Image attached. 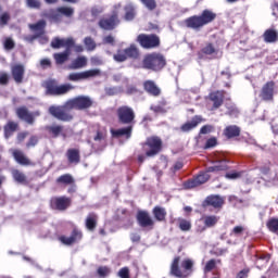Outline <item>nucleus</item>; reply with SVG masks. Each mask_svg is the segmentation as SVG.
<instances>
[{
    "instance_id": "nucleus-60",
    "label": "nucleus",
    "mask_w": 278,
    "mask_h": 278,
    "mask_svg": "<svg viewBox=\"0 0 278 278\" xmlns=\"http://www.w3.org/2000/svg\"><path fill=\"white\" fill-rule=\"evenodd\" d=\"M212 131H214V126L207 124L201 127L200 129V135H207V134H212Z\"/></svg>"
},
{
    "instance_id": "nucleus-57",
    "label": "nucleus",
    "mask_w": 278,
    "mask_h": 278,
    "mask_svg": "<svg viewBox=\"0 0 278 278\" xmlns=\"http://www.w3.org/2000/svg\"><path fill=\"white\" fill-rule=\"evenodd\" d=\"M117 277L131 278L130 273H129V267H122L117 273Z\"/></svg>"
},
{
    "instance_id": "nucleus-23",
    "label": "nucleus",
    "mask_w": 278,
    "mask_h": 278,
    "mask_svg": "<svg viewBox=\"0 0 278 278\" xmlns=\"http://www.w3.org/2000/svg\"><path fill=\"white\" fill-rule=\"evenodd\" d=\"M143 90L151 97H160L162 94V89L157 87L154 80H144L143 81Z\"/></svg>"
},
{
    "instance_id": "nucleus-13",
    "label": "nucleus",
    "mask_w": 278,
    "mask_h": 278,
    "mask_svg": "<svg viewBox=\"0 0 278 278\" xmlns=\"http://www.w3.org/2000/svg\"><path fill=\"white\" fill-rule=\"evenodd\" d=\"M73 204V200L66 195L54 197L50 200V207L58 212H66Z\"/></svg>"
},
{
    "instance_id": "nucleus-43",
    "label": "nucleus",
    "mask_w": 278,
    "mask_h": 278,
    "mask_svg": "<svg viewBox=\"0 0 278 278\" xmlns=\"http://www.w3.org/2000/svg\"><path fill=\"white\" fill-rule=\"evenodd\" d=\"M178 227L180 231H190L192 229V222L185 218H178Z\"/></svg>"
},
{
    "instance_id": "nucleus-9",
    "label": "nucleus",
    "mask_w": 278,
    "mask_h": 278,
    "mask_svg": "<svg viewBox=\"0 0 278 278\" xmlns=\"http://www.w3.org/2000/svg\"><path fill=\"white\" fill-rule=\"evenodd\" d=\"M162 138L157 136H152L147 138L146 142L142 143V149L146 153V157H155L162 152Z\"/></svg>"
},
{
    "instance_id": "nucleus-38",
    "label": "nucleus",
    "mask_w": 278,
    "mask_h": 278,
    "mask_svg": "<svg viewBox=\"0 0 278 278\" xmlns=\"http://www.w3.org/2000/svg\"><path fill=\"white\" fill-rule=\"evenodd\" d=\"M68 58H71V52H68V50L53 54L55 64H64V62H68Z\"/></svg>"
},
{
    "instance_id": "nucleus-1",
    "label": "nucleus",
    "mask_w": 278,
    "mask_h": 278,
    "mask_svg": "<svg viewBox=\"0 0 278 278\" xmlns=\"http://www.w3.org/2000/svg\"><path fill=\"white\" fill-rule=\"evenodd\" d=\"M92 99L88 96H78L70 99L64 105H51L48 109V113L56 121L61 123H71L75 116L71 113V110H90L92 108Z\"/></svg>"
},
{
    "instance_id": "nucleus-25",
    "label": "nucleus",
    "mask_w": 278,
    "mask_h": 278,
    "mask_svg": "<svg viewBox=\"0 0 278 278\" xmlns=\"http://www.w3.org/2000/svg\"><path fill=\"white\" fill-rule=\"evenodd\" d=\"M46 131H48L49 136L52 138H66V132L64 131V126L62 125H51L46 127Z\"/></svg>"
},
{
    "instance_id": "nucleus-61",
    "label": "nucleus",
    "mask_w": 278,
    "mask_h": 278,
    "mask_svg": "<svg viewBox=\"0 0 278 278\" xmlns=\"http://www.w3.org/2000/svg\"><path fill=\"white\" fill-rule=\"evenodd\" d=\"M14 47H16V45L14 43V40H12V38H7L4 41V49L7 51H12Z\"/></svg>"
},
{
    "instance_id": "nucleus-53",
    "label": "nucleus",
    "mask_w": 278,
    "mask_h": 278,
    "mask_svg": "<svg viewBox=\"0 0 278 278\" xmlns=\"http://www.w3.org/2000/svg\"><path fill=\"white\" fill-rule=\"evenodd\" d=\"M63 47H65V51L71 54V49L75 47V40L73 38L63 39Z\"/></svg>"
},
{
    "instance_id": "nucleus-64",
    "label": "nucleus",
    "mask_w": 278,
    "mask_h": 278,
    "mask_svg": "<svg viewBox=\"0 0 278 278\" xmlns=\"http://www.w3.org/2000/svg\"><path fill=\"white\" fill-rule=\"evenodd\" d=\"M102 42L103 45H111L112 47H114V42H115L114 36L112 35L105 36Z\"/></svg>"
},
{
    "instance_id": "nucleus-44",
    "label": "nucleus",
    "mask_w": 278,
    "mask_h": 278,
    "mask_svg": "<svg viewBox=\"0 0 278 278\" xmlns=\"http://www.w3.org/2000/svg\"><path fill=\"white\" fill-rule=\"evenodd\" d=\"M108 138V129L98 128L96 136L93 137L94 142H103Z\"/></svg>"
},
{
    "instance_id": "nucleus-33",
    "label": "nucleus",
    "mask_w": 278,
    "mask_h": 278,
    "mask_svg": "<svg viewBox=\"0 0 278 278\" xmlns=\"http://www.w3.org/2000/svg\"><path fill=\"white\" fill-rule=\"evenodd\" d=\"M124 20L127 22L134 21L136 18V7L134 3H128L124 7Z\"/></svg>"
},
{
    "instance_id": "nucleus-63",
    "label": "nucleus",
    "mask_w": 278,
    "mask_h": 278,
    "mask_svg": "<svg viewBox=\"0 0 278 278\" xmlns=\"http://www.w3.org/2000/svg\"><path fill=\"white\" fill-rule=\"evenodd\" d=\"M10 81V76H8L7 73L0 74V85L1 86H8V83Z\"/></svg>"
},
{
    "instance_id": "nucleus-34",
    "label": "nucleus",
    "mask_w": 278,
    "mask_h": 278,
    "mask_svg": "<svg viewBox=\"0 0 278 278\" xmlns=\"http://www.w3.org/2000/svg\"><path fill=\"white\" fill-rule=\"evenodd\" d=\"M33 31H36L35 38H40L45 34V28L47 27V22L40 20L36 24L29 26Z\"/></svg>"
},
{
    "instance_id": "nucleus-35",
    "label": "nucleus",
    "mask_w": 278,
    "mask_h": 278,
    "mask_svg": "<svg viewBox=\"0 0 278 278\" xmlns=\"http://www.w3.org/2000/svg\"><path fill=\"white\" fill-rule=\"evenodd\" d=\"M230 236H235V238H242V236H249V230L242 225L235 226L230 231Z\"/></svg>"
},
{
    "instance_id": "nucleus-21",
    "label": "nucleus",
    "mask_w": 278,
    "mask_h": 278,
    "mask_svg": "<svg viewBox=\"0 0 278 278\" xmlns=\"http://www.w3.org/2000/svg\"><path fill=\"white\" fill-rule=\"evenodd\" d=\"M131 134H134V125H127L126 127L119 129H111V135L113 138H126L129 140L131 138Z\"/></svg>"
},
{
    "instance_id": "nucleus-46",
    "label": "nucleus",
    "mask_w": 278,
    "mask_h": 278,
    "mask_svg": "<svg viewBox=\"0 0 278 278\" xmlns=\"http://www.w3.org/2000/svg\"><path fill=\"white\" fill-rule=\"evenodd\" d=\"M90 77H101V70H88L83 72V79H90Z\"/></svg>"
},
{
    "instance_id": "nucleus-41",
    "label": "nucleus",
    "mask_w": 278,
    "mask_h": 278,
    "mask_svg": "<svg viewBox=\"0 0 278 278\" xmlns=\"http://www.w3.org/2000/svg\"><path fill=\"white\" fill-rule=\"evenodd\" d=\"M12 177L17 184H26L27 182V176L18 169L12 170Z\"/></svg>"
},
{
    "instance_id": "nucleus-5",
    "label": "nucleus",
    "mask_w": 278,
    "mask_h": 278,
    "mask_svg": "<svg viewBox=\"0 0 278 278\" xmlns=\"http://www.w3.org/2000/svg\"><path fill=\"white\" fill-rule=\"evenodd\" d=\"M164 66H166V58H164L162 53L157 52L146 54L141 62V68H144L146 71H153L154 73L162 71Z\"/></svg>"
},
{
    "instance_id": "nucleus-19",
    "label": "nucleus",
    "mask_w": 278,
    "mask_h": 278,
    "mask_svg": "<svg viewBox=\"0 0 278 278\" xmlns=\"http://www.w3.org/2000/svg\"><path fill=\"white\" fill-rule=\"evenodd\" d=\"M210 101L213 102L212 110H218L225 103V90L213 91L208 94Z\"/></svg>"
},
{
    "instance_id": "nucleus-26",
    "label": "nucleus",
    "mask_w": 278,
    "mask_h": 278,
    "mask_svg": "<svg viewBox=\"0 0 278 278\" xmlns=\"http://www.w3.org/2000/svg\"><path fill=\"white\" fill-rule=\"evenodd\" d=\"M99 225V215L97 213H89L85 219V227L88 231H94Z\"/></svg>"
},
{
    "instance_id": "nucleus-59",
    "label": "nucleus",
    "mask_w": 278,
    "mask_h": 278,
    "mask_svg": "<svg viewBox=\"0 0 278 278\" xmlns=\"http://www.w3.org/2000/svg\"><path fill=\"white\" fill-rule=\"evenodd\" d=\"M225 177L226 179H240V177H242V173L232 170L226 173Z\"/></svg>"
},
{
    "instance_id": "nucleus-47",
    "label": "nucleus",
    "mask_w": 278,
    "mask_h": 278,
    "mask_svg": "<svg viewBox=\"0 0 278 278\" xmlns=\"http://www.w3.org/2000/svg\"><path fill=\"white\" fill-rule=\"evenodd\" d=\"M88 64V61L86 60L85 56H78L75 61L72 63V68L77 70V68H84Z\"/></svg>"
},
{
    "instance_id": "nucleus-56",
    "label": "nucleus",
    "mask_w": 278,
    "mask_h": 278,
    "mask_svg": "<svg viewBox=\"0 0 278 278\" xmlns=\"http://www.w3.org/2000/svg\"><path fill=\"white\" fill-rule=\"evenodd\" d=\"M51 47H52V49H62V47H64V39H60V38L55 37L51 41Z\"/></svg>"
},
{
    "instance_id": "nucleus-52",
    "label": "nucleus",
    "mask_w": 278,
    "mask_h": 278,
    "mask_svg": "<svg viewBox=\"0 0 278 278\" xmlns=\"http://www.w3.org/2000/svg\"><path fill=\"white\" fill-rule=\"evenodd\" d=\"M26 5L31 10H40L42 2L40 0H26Z\"/></svg>"
},
{
    "instance_id": "nucleus-37",
    "label": "nucleus",
    "mask_w": 278,
    "mask_h": 278,
    "mask_svg": "<svg viewBox=\"0 0 278 278\" xmlns=\"http://www.w3.org/2000/svg\"><path fill=\"white\" fill-rule=\"evenodd\" d=\"M167 102L165 100H162L159 102L157 105H151L150 110L151 112H154V114H166L168 110L166 109Z\"/></svg>"
},
{
    "instance_id": "nucleus-14",
    "label": "nucleus",
    "mask_w": 278,
    "mask_h": 278,
    "mask_svg": "<svg viewBox=\"0 0 278 278\" xmlns=\"http://www.w3.org/2000/svg\"><path fill=\"white\" fill-rule=\"evenodd\" d=\"M16 116L20 121H24L27 125L36 123V116H40V111L29 112L27 106H20L16 109Z\"/></svg>"
},
{
    "instance_id": "nucleus-17",
    "label": "nucleus",
    "mask_w": 278,
    "mask_h": 278,
    "mask_svg": "<svg viewBox=\"0 0 278 278\" xmlns=\"http://www.w3.org/2000/svg\"><path fill=\"white\" fill-rule=\"evenodd\" d=\"M260 99H262V101H275V80H269L263 85Z\"/></svg>"
},
{
    "instance_id": "nucleus-27",
    "label": "nucleus",
    "mask_w": 278,
    "mask_h": 278,
    "mask_svg": "<svg viewBox=\"0 0 278 278\" xmlns=\"http://www.w3.org/2000/svg\"><path fill=\"white\" fill-rule=\"evenodd\" d=\"M218 53V50H216V47L212 42H207L199 52L198 58L199 60H203L205 55H216Z\"/></svg>"
},
{
    "instance_id": "nucleus-16",
    "label": "nucleus",
    "mask_w": 278,
    "mask_h": 278,
    "mask_svg": "<svg viewBox=\"0 0 278 278\" xmlns=\"http://www.w3.org/2000/svg\"><path fill=\"white\" fill-rule=\"evenodd\" d=\"M81 238H84V233L81 232V230L74 228L70 237L62 235L58 238V240L59 242H62L65 247H72V244H75V242H79Z\"/></svg>"
},
{
    "instance_id": "nucleus-40",
    "label": "nucleus",
    "mask_w": 278,
    "mask_h": 278,
    "mask_svg": "<svg viewBox=\"0 0 278 278\" xmlns=\"http://www.w3.org/2000/svg\"><path fill=\"white\" fill-rule=\"evenodd\" d=\"M266 227L268 231L271 233H277L278 235V218L277 217H271L267 220Z\"/></svg>"
},
{
    "instance_id": "nucleus-3",
    "label": "nucleus",
    "mask_w": 278,
    "mask_h": 278,
    "mask_svg": "<svg viewBox=\"0 0 278 278\" xmlns=\"http://www.w3.org/2000/svg\"><path fill=\"white\" fill-rule=\"evenodd\" d=\"M216 21V13L212 10L205 9L200 15H193L185 20V25L188 29H193L194 31H201L205 25L214 23Z\"/></svg>"
},
{
    "instance_id": "nucleus-48",
    "label": "nucleus",
    "mask_w": 278,
    "mask_h": 278,
    "mask_svg": "<svg viewBox=\"0 0 278 278\" xmlns=\"http://www.w3.org/2000/svg\"><path fill=\"white\" fill-rule=\"evenodd\" d=\"M226 114L227 116H233L235 118H238V115L240 114V110H238L237 105H228L226 106Z\"/></svg>"
},
{
    "instance_id": "nucleus-45",
    "label": "nucleus",
    "mask_w": 278,
    "mask_h": 278,
    "mask_svg": "<svg viewBox=\"0 0 278 278\" xmlns=\"http://www.w3.org/2000/svg\"><path fill=\"white\" fill-rule=\"evenodd\" d=\"M220 260H210L208 262H206L203 270H204V274L207 275V273H212V270H214V268H216V264H220Z\"/></svg>"
},
{
    "instance_id": "nucleus-2",
    "label": "nucleus",
    "mask_w": 278,
    "mask_h": 278,
    "mask_svg": "<svg viewBox=\"0 0 278 278\" xmlns=\"http://www.w3.org/2000/svg\"><path fill=\"white\" fill-rule=\"evenodd\" d=\"M223 170H229V165L227 161H216L213 166H208L206 172L200 173L198 176L193 177L184 182V188L186 190H192L193 188H199V186H203V184H207L210 181V174L207 173H222Z\"/></svg>"
},
{
    "instance_id": "nucleus-12",
    "label": "nucleus",
    "mask_w": 278,
    "mask_h": 278,
    "mask_svg": "<svg viewBox=\"0 0 278 278\" xmlns=\"http://www.w3.org/2000/svg\"><path fill=\"white\" fill-rule=\"evenodd\" d=\"M224 205H225V197L220 194H210L202 202V207L204 208L213 207V210H217V211L223 210Z\"/></svg>"
},
{
    "instance_id": "nucleus-4",
    "label": "nucleus",
    "mask_w": 278,
    "mask_h": 278,
    "mask_svg": "<svg viewBox=\"0 0 278 278\" xmlns=\"http://www.w3.org/2000/svg\"><path fill=\"white\" fill-rule=\"evenodd\" d=\"M194 262L190 258H185L181 262V256H175L169 267V275L176 278H188L192 275Z\"/></svg>"
},
{
    "instance_id": "nucleus-50",
    "label": "nucleus",
    "mask_w": 278,
    "mask_h": 278,
    "mask_svg": "<svg viewBox=\"0 0 278 278\" xmlns=\"http://www.w3.org/2000/svg\"><path fill=\"white\" fill-rule=\"evenodd\" d=\"M39 141L40 139L38 138V136L36 135L30 136L28 141L26 142V149H34V147L38 146Z\"/></svg>"
},
{
    "instance_id": "nucleus-32",
    "label": "nucleus",
    "mask_w": 278,
    "mask_h": 278,
    "mask_svg": "<svg viewBox=\"0 0 278 278\" xmlns=\"http://www.w3.org/2000/svg\"><path fill=\"white\" fill-rule=\"evenodd\" d=\"M219 217L216 215H207L203 217L204 227L200 231H205V229H210L215 227L218 224Z\"/></svg>"
},
{
    "instance_id": "nucleus-24",
    "label": "nucleus",
    "mask_w": 278,
    "mask_h": 278,
    "mask_svg": "<svg viewBox=\"0 0 278 278\" xmlns=\"http://www.w3.org/2000/svg\"><path fill=\"white\" fill-rule=\"evenodd\" d=\"M12 155L21 166H34V163L21 150H13Z\"/></svg>"
},
{
    "instance_id": "nucleus-39",
    "label": "nucleus",
    "mask_w": 278,
    "mask_h": 278,
    "mask_svg": "<svg viewBox=\"0 0 278 278\" xmlns=\"http://www.w3.org/2000/svg\"><path fill=\"white\" fill-rule=\"evenodd\" d=\"M112 274V269L109 266H99L94 273L97 278H106Z\"/></svg>"
},
{
    "instance_id": "nucleus-18",
    "label": "nucleus",
    "mask_w": 278,
    "mask_h": 278,
    "mask_svg": "<svg viewBox=\"0 0 278 278\" xmlns=\"http://www.w3.org/2000/svg\"><path fill=\"white\" fill-rule=\"evenodd\" d=\"M205 119L202 115H194L191 121L186 122L180 126L181 134H190L193 129H197L201 123H204Z\"/></svg>"
},
{
    "instance_id": "nucleus-54",
    "label": "nucleus",
    "mask_w": 278,
    "mask_h": 278,
    "mask_svg": "<svg viewBox=\"0 0 278 278\" xmlns=\"http://www.w3.org/2000/svg\"><path fill=\"white\" fill-rule=\"evenodd\" d=\"M68 81H81V79H84V73H71L67 76Z\"/></svg>"
},
{
    "instance_id": "nucleus-15",
    "label": "nucleus",
    "mask_w": 278,
    "mask_h": 278,
    "mask_svg": "<svg viewBox=\"0 0 278 278\" xmlns=\"http://www.w3.org/2000/svg\"><path fill=\"white\" fill-rule=\"evenodd\" d=\"M137 223L142 229H153L155 227V220H153L147 211L137 212Z\"/></svg>"
},
{
    "instance_id": "nucleus-6",
    "label": "nucleus",
    "mask_w": 278,
    "mask_h": 278,
    "mask_svg": "<svg viewBox=\"0 0 278 278\" xmlns=\"http://www.w3.org/2000/svg\"><path fill=\"white\" fill-rule=\"evenodd\" d=\"M119 8L121 4H116L110 15L99 20L98 26L100 29H103L104 31H113V29H116V27L121 25Z\"/></svg>"
},
{
    "instance_id": "nucleus-28",
    "label": "nucleus",
    "mask_w": 278,
    "mask_h": 278,
    "mask_svg": "<svg viewBox=\"0 0 278 278\" xmlns=\"http://www.w3.org/2000/svg\"><path fill=\"white\" fill-rule=\"evenodd\" d=\"M263 40L264 42H267L268 45H273L274 42L278 41V33L275 28H268L263 34Z\"/></svg>"
},
{
    "instance_id": "nucleus-31",
    "label": "nucleus",
    "mask_w": 278,
    "mask_h": 278,
    "mask_svg": "<svg viewBox=\"0 0 278 278\" xmlns=\"http://www.w3.org/2000/svg\"><path fill=\"white\" fill-rule=\"evenodd\" d=\"M3 131H4V138L8 140V138H11V136H13L14 131H18V123L9 121L3 126Z\"/></svg>"
},
{
    "instance_id": "nucleus-7",
    "label": "nucleus",
    "mask_w": 278,
    "mask_h": 278,
    "mask_svg": "<svg viewBox=\"0 0 278 278\" xmlns=\"http://www.w3.org/2000/svg\"><path fill=\"white\" fill-rule=\"evenodd\" d=\"M115 116L119 125H136V111L129 105L118 106Z\"/></svg>"
},
{
    "instance_id": "nucleus-42",
    "label": "nucleus",
    "mask_w": 278,
    "mask_h": 278,
    "mask_svg": "<svg viewBox=\"0 0 278 278\" xmlns=\"http://www.w3.org/2000/svg\"><path fill=\"white\" fill-rule=\"evenodd\" d=\"M56 12L61 13V16H65L66 18H71L73 14H75V9L72 7H59Z\"/></svg>"
},
{
    "instance_id": "nucleus-49",
    "label": "nucleus",
    "mask_w": 278,
    "mask_h": 278,
    "mask_svg": "<svg viewBox=\"0 0 278 278\" xmlns=\"http://www.w3.org/2000/svg\"><path fill=\"white\" fill-rule=\"evenodd\" d=\"M140 2L147 8V10H150V12H153L157 8V2L155 0H140Z\"/></svg>"
},
{
    "instance_id": "nucleus-8",
    "label": "nucleus",
    "mask_w": 278,
    "mask_h": 278,
    "mask_svg": "<svg viewBox=\"0 0 278 278\" xmlns=\"http://www.w3.org/2000/svg\"><path fill=\"white\" fill-rule=\"evenodd\" d=\"M71 90H75V87L71 84L59 85L55 79L46 83V93L50 97H63V94H68Z\"/></svg>"
},
{
    "instance_id": "nucleus-58",
    "label": "nucleus",
    "mask_w": 278,
    "mask_h": 278,
    "mask_svg": "<svg viewBox=\"0 0 278 278\" xmlns=\"http://www.w3.org/2000/svg\"><path fill=\"white\" fill-rule=\"evenodd\" d=\"M8 23H10V13L4 12L0 15V26L4 27Z\"/></svg>"
},
{
    "instance_id": "nucleus-11",
    "label": "nucleus",
    "mask_w": 278,
    "mask_h": 278,
    "mask_svg": "<svg viewBox=\"0 0 278 278\" xmlns=\"http://www.w3.org/2000/svg\"><path fill=\"white\" fill-rule=\"evenodd\" d=\"M137 42H139L142 49H160V47L162 46V40L160 39V36L155 34H140L137 37Z\"/></svg>"
},
{
    "instance_id": "nucleus-29",
    "label": "nucleus",
    "mask_w": 278,
    "mask_h": 278,
    "mask_svg": "<svg viewBox=\"0 0 278 278\" xmlns=\"http://www.w3.org/2000/svg\"><path fill=\"white\" fill-rule=\"evenodd\" d=\"M152 214L154 216V220H157V223L166 222L167 212L165 207L156 205L153 207Z\"/></svg>"
},
{
    "instance_id": "nucleus-55",
    "label": "nucleus",
    "mask_w": 278,
    "mask_h": 278,
    "mask_svg": "<svg viewBox=\"0 0 278 278\" xmlns=\"http://www.w3.org/2000/svg\"><path fill=\"white\" fill-rule=\"evenodd\" d=\"M218 144V139L216 137H211L206 140L204 149H214Z\"/></svg>"
},
{
    "instance_id": "nucleus-36",
    "label": "nucleus",
    "mask_w": 278,
    "mask_h": 278,
    "mask_svg": "<svg viewBox=\"0 0 278 278\" xmlns=\"http://www.w3.org/2000/svg\"><path fill=\"white\" fill-rule=\"evenodd\" d=\"M56 184H63V186H74L75 178L71 174H63L56 178Z\"/></svg>"
},
{
    "instance_id": "nucleus-30",
    "label": "nucleus",
    "mask_w": 278,
    "mask_h": 278,
    "mask_svg": "<svg viewBox=\"0 0 278 278\" xmlns=\"http://www.w3.org/2000/svg\"><path fill=\"white\" fill-rule=\"evenodd\" d=\"M241 129L240 127L236 126V125H229L224 129V136L225 138H227L228 140H231V138H238V136H240Z\"/></svg>"
},
{
    "instance_id": "nucleus-22",
    "label": "nucleus",
    "mask_w": 278,
    "mask_h": 278,
    "mask_svg": "<svg viewBox=\"0 0 278 278\" xmlns=\"http://www.w3.org/2000/svg\"><path fill=\"white\" fill-rule=\"evenodd\" d=\"M11 74L15 84H23L25 78V66L23 64H15L11 67Z\"/></svg>"
},
{
    "instance_id": "nucleus-51",
    "label": "nucleus",
    "mask_w": 278,
    "mask_h": 278,
    "mask_svg": "<svg viewBox=\"0 0 278 278\" xmlns=\"http://www.w3.org/2000/svg\"><path fill=\"white\" fill-rule=\"evenodd\" d=\"M85 46L87 47L88 51H94L97 49V43L92 37H86L84 39Z\"/></svg>"
},
{
    "instance_id": "nucleus-10",
    "label": "nucleus",
    "mask_w": 278,
    "mask_h": 278,
    "mask_svg": "<svg viewBox=\"0 0 278 278\" xmlns=\"http://www.w3.org/2000/svg\"><path fill=\"white\" fill-rule=\"evenodd\" d=\"M140 58V50L136 45H130L126 49H119L117 52L113 55V59L115 62H127V60H138Z\"/></svg>"
},
{
    "instance_id": "nucleus-62",
    "label": "nucleus",
    "mask_w": 278,
    "mask_h": 278,
    "mask_svg": "<svg viewBox=\"0 0 278 278\" xmlns=\"http://www.w3.org/2000/svg\"><path fill=\"white\" fill-rule=\"evenodd\" d=\"M251 273L250 268L241 269L237 275L236 278H249V274Z\"/></svg>"
},
{
    "instance_id": "nucleus-20",
    "label": "nucleus",
    "mask_w": 278,
    "mask_h": 278,
    "mask_svg": "<svg viewBox=\"0 0 278 278\" xmlns=\"http://www.w3.org/2000/svg\"><path fill=\"white\" fill-rule=\"evenodd\" d=\"M68 164L77 166L81 162V151L77 148H70L65 153Z\"/></svg>"
}]
</instances>
